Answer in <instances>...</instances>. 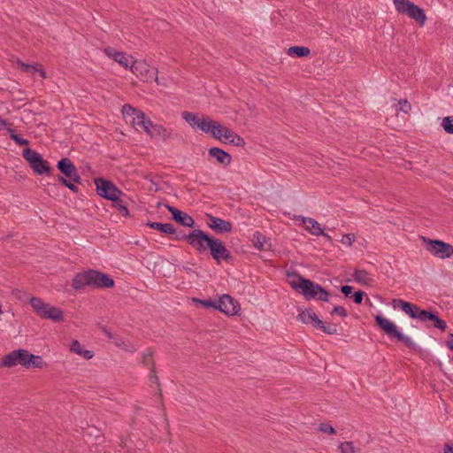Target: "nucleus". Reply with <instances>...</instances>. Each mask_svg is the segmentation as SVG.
Returning a JSON list of instances; mask_svg holds the SVG:
<instances>
[{"instance_id": "obj_39", "label": "nucleus", "mask_w": 453, "mask_h": 453, "mask_svg": "<svg viewBox=\"0 0 453 453\" xmlns=\"http://www.w3.org/2000/svg\"><path fill=\"white\" fill-rule=\"evenodd\" d=\"M397 104L399 108H396V111H401L404 113H408L411 109V104L406 99H400Z\"/></svg>"}, {"instance_id": "obj_18", "label": "nucleus", "mask_w": 453, "mask_h": 453, "mask_svg": "<svg viewBox=\"0 0 453 453\" xmlns=\"http://www.w3.org/2000/svg\"><path fill=\"white\" fill-rule=\"evenodd\" d=\"M208 155L211 158L216 160L217 163L223 167H226L232 161V156L224 150L218 147H211L208 150Z\"/></svg>"}, {"instance_id": "obj_43", "label": "nucleus", "mask_w": 453, "mask_h": 453, "mask_svg": "<svg viewBox=\"0 0 453 453\" xmlns=\"http://www.w3.org/2000/svg\"><path fill=\"white\" fill-rule=\"evenodd\" d=\"M319 430L328 434H334L336 433L335 429L331 425L326 423L319 424Z\"/></svg>"}, {"instance_id": "obj_36", "label": "nucleus", "mask_w": 453, "mask_h": 453, "mask_svg": "<svg viewBox=\"0 0 453 453\" xmlns=\"http://www.w3.org/2000/svg\"><path fill=\"white\" fill-rule=\"evenodd\" d=\"M441 126L446 133L452 134H453V115L443 118Z\"/></svg>"}, {"instance_id": "obj_23", "label": "nucleus", "mask_w": 453, "mask_h": 453, "mask_svg": "<svg viewBox=\"0 0 453 453\" xmlns=\"http://www.w3.org/2000/svg\"><path fill=\"white\" fill-rule=\"evenodd\" d=\"M298 218L302 219V222L305 226V229L311 234L319 236L321 234H323V228L321 227L320 224L314 219L303 216H299Z\"/></svg>"}, {"instance_id": "obj_5", "label": "nucleus", "mask_w": 453, "mask_h": 453, "mask_svg": "<svg viewBox=\"0 0 453 453\" xmlns=\"http://www.w3.org/2000/svg\"><path fill=\"white\" fill-rule=\"evenodd\" d=\"M29 303L35 314L43 319H50L55 322H60L64 319V312L61 309L44 303L39 297H31Z\"/></svg>"}, {"instance_id": "obj_26", "label": "nucleus", "mask_w": 453, "mask_h": 453, "mask_svg": "<svg viewBox=\"0 0 453 453\" xmlns=\"http://www.w3.org/2000/svg\"><path fill=\"white\" fill-rule=\"evenodd\" d=\"M70 349L72 352L83 357L85 359H91L94 357V352L88 349H83L82 346L77 340H73L71 343Z\"/></svg>"}, {"instance_id": "obj_52", "label": "nucleus", "mask_w": 453, "mask_h": 453, "mask_svg": "<svg viewBox=\"0 0 453 453\" xmlns=\"http://www.w3.org/2000/svg\"><path fill=\"white\" fill-rule=\"evenodd\" d=\"M69 180L72 182H74V183H78V184H81V176L79 174L78 172H76L75 173H73V175H71L70 177H68Z\"/></svg>"}, {"instance_id": "obj_4", "label": "nucleus", "mask_w": 453, "mask_h": 453, "mask_svg": "<svg viewBox=\"0 0 453 453\" xmlns=\"http://www.w3.org/2000/svg\"><path fill=\"white\" fill-rule=\"evenodd\" d=\"M374 320L376 326L389 338L403 343L411 350L418 349V345L411 337L404 335L394 322L380 314L374 316Z\"/></svg>"}, {"instance_id": "obj_27", "label": "nucleus", "mask_w": 453, "mask_h": 453, "mask_svg": "<svg viewBox=\"0 0 453 453\" xmlns=\"http://www.w3.org/2000/svg\"><path fill=\"white\" fill-rule=\"evenodd\" d=\"M18 64L20 65L21 66V70L26 72V73H39L40 76L42 78H46V73H45V70L42 67L41 65H29V64H25L21 61H18Z\"/></svg>"}, {"instance_id": "obj_30", "label": "nucleus", "mask_w": 453, "mask_h": 453, "mask_svg": "<svg viewBox=\"0 0 453 453\" xmlns=\"http://www.w3.org/2000/svg\"><path fill=\"white\" fill-rule=\"evenodd\" d=\"M142 363L144 366H147L150 371L156 367L153 359V352L150 349H148L147 352L143 354Z\"/></svg>"}, {"instance_id": "obj_33", "label": "nucleus", "mask_w": 453, "mask_h": 453, "mask_svg": "<svg viewBox=\"0 0 453 453\" xmlns=\"http://www.w3.org/2000/svg\"><path fill=\"white\" fill-rule=\"evenodd\" d=\"M182 118L190 126H192V127L196 126L197 127V124L199 122V119L197 118V116L195 113L190 112V111H183L182 112Z\"/></svg>"}, {"instance_id": "obj_7", "label": "nucleus", "mask_w": 453, "mask_h": 453, "mask_svg": "<svg viewBox=\"0 0 453 453\" xmlns=\"http://www.w3.org/2000/svg\"><path fill=\"white\" fill-rule=\"evenodd\" d=\"M297 319L304 324H311L314 328L323 331L329 335L338 334L336 324H326L319 319L311 309H305L297 315Z\"/></svg>"}, {"instance_id": "obj_21", "label": "nucleus", "mask_w": 453, "mask_h": 453, "mask_svg": "<svg viewBox=\"0 0 453 453\" xmlns=\"http://www.w3.org/2000/svg\"><path fill=\"white\" fill-rule=\"evenodd\" d=\"M57 168L66 178L78 172L74 164L68 157H63L58 161Z\"/></svg>"}, {"instance_id": "obj_22", "label": "nucleus", "mask_w": 453, "mask_h": 453, "mask_svg": "<svg viewBox=\"0 0 453 453\" xmlns=\"http://www.w3.org/2000/svg\"><path fill=\"white\" fill-rule=\"evenodd\" d=\"M433 322V326L441 331H445L447 328V324L444 320L439 318L436 311H427L426 310L424 317L421 322Z\"/></svg>"}, {"instance_id": "obj_54", "label": "nucleus", "mask_w": 453, "mask_h": 453, "mask_svg": "<svg viewBox=\"0 0 453 453\" xmlns=\"http://www.w3.org/2000/svg\"><path fill=\"white\" fill-rule=\"evenodd\" d=\"M67 188H69L73 193H78L79 189L70 180L68 181L67 185L65 186Z\"/></svg>"}, {"instance_id": "obj_51", "label": "nucleus", "mask_w": 453, "mask_h": 453, "mask_svg": "<svg viewBox=\"0 0 453 453\" xmlns=\"http://www.w3.org/2000/svg\"><path fill=\"white\" fill-rule=\"evenodd\" d=\"M353 291V288L351 286H349V285H343L342 286L341 288V292L346 296L348 297Z\"/></svg>"}, {"instance_id": "obj_16", "label": "nucleus", "mask_w": 453, "mask_h": 453, "mask_svg": "<svg viewBox=\"0 0 453 453\" xmlns=\"http://www.w3.org/2000/svg\"><path fill=\"white\" fill-rule=\"evenodd\" d=\"M167 211L172 214V219L178 224L186 227H194L196 223L194 219L188 213L168 204L165 205Z\"/></svg>"}, {"instance_id": "obj_24", "label": "nucleus", "mask_w": 453, "mask_h": 453, "mask_svg": "<svg viewBox=\"0 0 453 453\" xmlns=\"http://www.w3.org/2000/svg\"><path fill=\"white\" fill-rule=\"evenodd\" d=\"M252 242L254 247L259 250H269L271 248L270 238H266L258 231L253 234Z\"/></svg>"}, {"instance_id": "obj_32", "label": "nucleus", "mask_w": 453, "mask_h": 453, "mask_svg": "<svg viewBox=\"0 0 453 453\" xmlns=\"http://www.w3.org/2000/svg\"><path fill=\"white\" fill-rule=\"evenodd\" d=\"M342 453H360V449L354 447L352 441H344L339 445Z\"/></svg>"}, {"instance_id": "obj_58", "label": "nucleus", "mask_w": 453, "mask_h": 453, "mask_svg": "<svg viewBox=\"0 0 453 453\" xmlns=\"http://www.w3.org/2000/svg\"><path fill=\"white\" fill-rule=\"evenodd\" d=\"M320 235L324 236L329 242H332V237L324 231L323 234H321Z\"/></svg>"}, {"instance_id": "obj_60", "label": "nucleus", "mask_w": 453, "mask_h": 453, "mask_svg": "<svg viewBox=\"0 0 453 453\" xmlns=\"http://www.w3.org/2000/svg\"><path fill=\"white\" fill-rule=\"evenodd\" d=\"M3 313L2 305L0 304V314Z\"/></svg>"}, {"instance_id": "obj_8", "label": "nucleus", "mask_w": 453, "mask_h": 453, "mask_svg": "<svg viewBox=\"0 0 453 453\" xmlns=\"http://www.w3.org/2000/svg\"><path fill=\"white\" fill-rule=\"evenodd\" d=\"M22 157L27 161L29 166L37 175H50L52 168L42 156L30 148L22 151Z\"/></svg>"}, {"instance_id": "obj_56", "label": "nucleus", "mask_w": 453, "mask_h": 453, "mask_svg": "<svg viewBox=\"0 0 453 453\" xmlns=\"http://www.w3.org/2000/svg\"><path fill=\"white\" fill-rule=\"evenodd\" d=\"M443 453H453V445L446 443L444 445V452Z\"/></svg>"}, {"instance_id": "obj_28", "label": "nucleus", "mask_w": 453, "mask_h": 453, "mask_svg": "<svg viewBox=\"0 0 453 453\" xmlns=\"http://www.w3.org/2000/svg\"><path fill=\"white\" fill-rule=\"evenodd\" d=\"M287 53L291 57L304 58L310 55L311 50L304 46H291L288 49Z\"/></svg>"}, {"instance_id": "obj_10", "label": "nucleus", "mask_w": 453, "mask_h": 453, "mask_svg": "<svg viewBox=\"0 0 453 453\" xmlns=\"http://www.w3.org/2000/svg\"><path fill=\"white\" fill-rule=\"evenodd\" d=\"M427 242L426 250L434 256L441 258H448L453 255V246L440 240H431L423 237Z\"/></svg>"}, {"instance_id": "obj_2", "label": "nucleus", "mask_w": 453, "mask_h": 453, "mask_svg": "<svg viewBox=\"0 0 453 453\" xmlns=\"http://www.w3.org/2000/svg\"><path fill=\"white\" fill-rule=\"evenodd\" d=\"M289 285L293 289L302 294L306 300H318L328 302L329 293L321 285L312 281L310 279L303 277L299 273L293 271L287 273Z\"/></svg>"}, {"instance_id": "obj_53", "label": "nucleus", "mask_w": 453, "mask_h": 453, "mask_svg": "<svg viewBox=\"0 0 453 453\" xmlns=\"http://www.w3.org/2000/svg\"><path fill=\"white\" fill-rule=\"evenodd\" d=\"M57 180L59 184H61L62 186L65 187L69 181V179L65 177L64 175H58L57 176Z\"/></svg>"}, {"instance_id": "obj_1", "label": "nucleus", "mask_w": 453, "mask_h": 453, "mask_svg": "<svg viewBox=\"0 0 453 453\" xmlns=\"http://www.w3.org/2000/svg\"><path fill=\"white\" fill-rule=\"evenodd\" d=\"M172 237L174 241H186L198 253L203 254L209 250L211 258L219 265L221 261L227 263L233 261L231 252L226 249L225 243L210 234L201 230L194 229L189 234H185L183 230L175 229V234Z\"/></svg>"}, {"instance_id": "obj_34", "label": "nucleus", "mask_w": 453, "mask_h": 453, "mask_svg": "<svg viewBox=\"0 0 453 453\" xmlns=\"http://www.w3.org/2000/svg\"><path fill=\"white\" fill-rule=\"evenodd\" d=\"M367 275L368 273L365 270H356L353 273L355 280L365 285H369L367 281Z\"/></svg>"}, {"instance_id": "obj_29", "label": "nucleus", "mask_w": 453, "mask_h": 453, "mask_svg": "<svg viewBox=\"0 0 453 453\" xmlns=\"http://www.w3.org/2000/svg\"><path fill=\"white\" fill-rule=\"evenodd\" d=\"M217 127H219V122L216 120H211L208 117L199 119L197 124V127L206 134L211 133L212 128H216Z\"/></svg>"}, {"instance_id": "obj_59", "label": "nucleus", "mask_w": 453, "mask_h": 453, "mask_svg": "<svg viewBox=\"0 0 453 453\" xmlns=\"http://www.w3.org/2000/svg\"><path fill=\"white\" fill-rule=\"evenodd\" d=\"M184 270H185V271H187V272H189V271H190V268L184 267Z\"/></svg>"}, {"instance_id": "obj_6", "label": "nucleus", "mask_w": 453, "mask_h": 453, "mask_svg": "<svg viewBox=\"0 0 453 453\" xmlns=\"http://www.w3.org/2000/svg\"><path fill=\"white\" fill-rule=\"evenodd\" d=\"M396 12L400 14H405L414 19L419 27H424L426 22L425 11L418 5L410 0H393Z\"/></svg>"}, {"instance_id": "obj_35", "label": "nucleus", "mask_w": 453, "mask_h": 453, "mask_svg": "<svg viewBox=\"0 0 453 453\" xmlns=\"http://www.w3.org/2000/svg\"><path fill=\"white\" fill-rule=\"evenodd\" d=\"M192 301L196 303H199L201 304L203 307L206 308V309H214L216 310L217 309V300H211V299H208V300H202V299H198V298H192Z\"/></svg>"}, {"instance_id": "obj_20", "label": "nucleus", "mask_w": 453, "mask_h": 453, "mask_svg": "<svg viewBox=\"0 0 453 453\" xmlns=\"http://www.w3.org/2000/svg\"><path fill=\"white\" fill-rule=\"evenodd\" d=\"M105 54L111 57L114 61L118 62L121 66L125 68L129 67V56L122 51H118L111 47H108L104 50Z\"/></svg>"}, {"instance_id": "obj_40", "label": "nucleus", "mask_w": 453, "mask_h": 453, "mask_svg": "<svg viewBox=\"0 0 453 453\" xmlns=\"http://www.w3.org/2000/svg\"><path fill=\"white\" fill-rule=\"evenodd\" d=\"M226 127H222L219 123V127H217L216 128H212V131H211L210 134L212 135L213 138L221 141V138L223 136V130H226Z\"/></svg>"}, {"instance_id": "obj_19", "label": "nucleus", "mask_w": 453, "mask_h": 453, "mask_svg": "<svg viewBox=\"0 0 453 453\" xmlns=\"http://www.w3.org/2000/svg\"><path fill=\"white\" fill-rule=\"evenodd\" d=\"M47 366V364L43 361L41 356L34 355L26 349L25 359L23 367L27 369L39 368L42 369Z\"/></svg>"}, {"instance_id": "obj_11", "label": "nucleus", "mask_w": 453, "mask_h": 453, "mask_svg": "<svg viewBox=\"0 0 453 453\" xmlns=\"http://www.w3.org/2000/svg\"><path fill=\"white\" fill-rule=\"evenodd\" d=\"M130 70L141 80L144 81H157V69L150 68V66L144 60L133 61Z\"/></svg>"}, {"instance_id": "obj_57", "label": "nucleus", "mask_w": 453, "mask_h": 453, "mask_svg": "<svg viewBox=\"0 0 453 453\" xmlns=\"http://www.w3.org/2000/svg\"><path fill=\"white\" fill-rule=\"evenodd\" d=\"M8 125V122L5 119H0V130L5 128Z\"/></svg>"}, {"instance_id": "obj_48", "label": "nucleus", "mask_w": 453, "mask_h": 453, "mask_svg": "<svg viewBox=\"0 0 453 453\" xmlns=\"http://www.w3.org/2000/svg\"><path fill=\"white\" fill-rule=\"evenodd\" d=\"M146 225L150 228H152V229H155V230H157V231H160L161 233H163L165 223L149 221Z\"/></svg>"}, {"instance_id": "obj_50", "label": "nucleus", "mask_w": 453, "mask_h": 453, "mask_svg": "<svg viewBox=\"0 0 453 453\" xmlns=\"http://www.w3.org/2000/svg\"><path fill=\"white\" fill-rule=\"evenodd\" d=\"M175 227L171 223H165L163 233L165 234H175Z\"/></svg>"}, {"instance_id": "obj_49", "label": "nucleus", "mask_w": 453, "mask_h": 453, "mask_svg": "<svg viewBox=\"0 0 453 453\" xmlns=\"http://www.w3.org/2000/svg\"><path fill=\"white\" fill-rule=\"evenodd\" d=\"M234 134L235 133L232 129H230L228 127H226V130H223V136L222 137H224L225 140H226L224 142L225 143H230V141L233 138V136L234 135Z\"/></svg>"}, {"instance_id": "obj_46", "label": "nucleus", "mask_w": 453, "mask_h": 453, "mask_svg": "<svg viewBox=\"0 0 453 453\" xmlns=\"http://www.w3.org/2000/svg\"><path fill=\"white\" fill-rule=\"evenodd\" d=\"M355 235L353 234H347L342 235L341 242L348 246H351L355 242Z\"/></svg>"}, {"instance_id": "obj_3", "label": "nucleus", "mask_w": 453, "mask_h": 453, "mask_svg": "<svg viewBox=\"0 0 453 453\" xmlns=\"http://www.w3.org/2000/svg\"><path fill=\"white\" fill-rule=\"evenodd\" d=\"M114 285V280L110 275L96 270L78 273L72 280V287L74 289L87 286L92 288H111Z\"/></svg>"}, {"instance_id": "obj_44", "label": "nucleus", "mask_w": 453, "mask_h": 453, "mask_svg": "<svg viewBox=\"0 0 453 453\" xmlns=\"http://www.w3.org/2000/svg\"><path fill=\"white\" fill-rule=\"evenodd\" d=\"M142 123V128L149 134L150 132L152 126H155V123H153L150 119H147L144 116V119L141 120Z\"/></svg>"}, {"instance_id": "obj_31", "label": "nucleus", "mask_w": 453, "mask_h": 453, "mask_svg": "<svg viewBox=\"0 0 453 453\" xmlns=\"http://www.w3.org/2000/svg\"><path fill=\"white\" fill-rule=\"evenodd\" d=\"M112 206L115 207L121 215H129V211L127 207L124 204L121 196H116L115 202H112Z\"/></svg>"}, {"instance_id": "obj_13", "label": "nucleus", "mask_w": 453, "mask_h": 453, "mask_svg": "<svg viewBox=\"0 0 453 453\" xmlns=\"http://www.w3.org/2000/svg\"><path fill=\"white\" fill-rule=\"evenodd\" d=\"M217 309L227 316L237 314L240 311V304L229 295H223L217 300Z\"/></svg>"}, {"instance_id": "obj_38", "label": "nucleus", "mask_w": 453, "mask_h": 453, "mask_svg": "<svg viewBox=\"0 0 453 453\" xmlns=\"http://www.w3.org/2000/svg\"><path fill=\"white\" fill-rule=\"evenodd\" d=\"M150 381L157 385L158 395L160 398H162V389L160 388L159 380L157 375L156 367L150 370Z\"/></svg>"}, {"instance_id": "obj_37", "label": "nucleus", "mask_w": 453, "mask_h": 453, "mask_svg": "<svg viewBox=\"0 0 453 453\" xmlns=\"http://www.w3.org/2000/svg\"><path fill=\"white\" fill-rule=\"evenodd\" d=\"M8 131L11 133L10 137L11 139L19 146L22 145H27L29 143L28 140L19 136V134H15L12 129H8Z\"/></svg>"}, {"instance_id": "obj_17", "label": "nucleus", "mask_w": 453, "mask_h": 453, "mask_svg": "<svg viewBox=\"0 0 453 453\" xmlns=\"http://www.w3.org/2000/svg\"><path fill=\"white\" fill-rule=\"evenodd\" d=\"M208 219L209 227L217 234H226L232 230V224L229 221L212 215H208Z\"/></svg>"}, {"instance_id": "obj_15", "label": "nucleus", "mask_w": 453, "mask_h": 453, "mask_svg": "<svg viewBox=\"0 0 453 453\" xmlns=\"http://www.w3.org/2000/svg\"><path fill=\"white\" fill-rule=\"evenodd\" d=\"M26 349H19L11 351L3 357L2 361L0 362V367H7L12 368L16 366L17 365H20L23 366L24 359H25Z\"/></svg>"}, {"instance_id": "obj_9", "label": "nucleus", "mask_w": 453, "mask_h": 453, "mask_svg": "<svg viewBox=\"0 0 453 453\" xmlns=\"http://www.w3.org/2000/svg\"><path fill=\"white\" fill-rule=\"evenodd\" d=\"M96 190L99 196L115 202L116 196H122L125 194L111 180L104 178H96L95 180Z\"/></svg>"}, {"instance_id": "obj_25", "label": "nucleus", "mask_w": 453, "mask_h": 453, "mask_svg": "<svg viewBox=\"0 0 453 453\" xmlns=\"http://www.w3.org/2000/svg\"><path fill=\"white\" fill-rule=\"evenodd\" d=\"M149 135L152 138L162 137L165 141L173 136V132L160 124H155V126H152Z\"/></svg>"}, {"instance_id": "obj_14", "label": "nucleus", "mask_w": 453, "mask_h": 453, "mask_svg": "<svg viewBox=\"0 0 453 453\" xmlns=\"http://www.w3.org/2000/svg\"><path fill=\"white\" fill-rule=\"evenodd\" d=\"M122 113L127 122L129 121L135 129L142 128L141 120L144 119L145 115L142 111L134 108L130 104H125L122 107Z\"/></svg>"}, {"instance_id": "obj_47", "label": "nucleus", "mask_w": 453, "mask_h": 453, "mask_svg": "<svg viewBox=\"0 0 453 453\" xmlns=\"http://www.w3.org/2000/svg\"><path fill=\"white\" fill-rule=\"evenodd\" d=\"M365 296V293L364 291H362V290L356 291L352 296L354 303H356L357 304H361L364 300Z\"/></svg>"}, {"instance_id": "obj_41", "label": "nucleus", "mask_w": 453, "mask_h": 453, "mask_svg": "<svg viewBox=\"0 0 453 453\" xmlns=\"http://www.w3.org/2000/svg\"><path fill=\"white\" fill-rule=\"evenodd\" d=\"M116 345L119 348H121V349H125L126 351L134 352L135 350L134 347L131 343L126 342L122 339L118 340L116 342Z\"/></svg>"}, {"instance_id": "obj_45", "label": "nucleus", "mask_w": 453, "mask_h": 453, "mask_svg": "<svg viewBox=\"0 0 453 453\" xmlns=\"http://www.w3.org/2000/svg\"><path fill=\"white\" fill-rule=\"evenodd\" d=\"M340 315L342 318L347 317L348 313L344 307L342 306H334L331 311V315Z\"/></svg>"}, {"instance_id": "obj_42", "label": "nucleus", "mask_w": 453, "mask_h": 453, "mask_svg": "<svg viewBox=\"0 0 453 453\" xmlns=\"http://www.w3.org/2000/svg\"><path fill=\"white\" fill-rule=\"evenodd\" d=\"M229 144H232L236 147H244L245 141L242 136H240L239 134H237L235 133L234 135L233 136V138L231 139Z\"/></svg>"}, {"instance_id": "obj_55", "label": "nucleus", "mask_w": 453, "mask_h": 453, "mask_svg": "<svg viewBox=\"0 0 453 453\" xmlns=\"http://www.w3.org/2000/svg\"><path fill=\"white\" fill-rule=\"evenodd\" d=\"M446 345L450 350H453V334H449V340L447 341Z\"/></svg>"}, {"instance_id": "obj_12", "label": "nucleus", "mask_w": 453, "mask_h": 453, "mask_svg": "<svg viewBox=\"0 0 453 453\" xmlns=\"http://www.w3.org/2000/svg\"><path fill=\"white\" fill-rule=\"evenodd\" d=\"M391 304L395 309H401L411 319L422 321L426 310L420 309L417 304L402 299H393Z\"/></svg>"}]
</instances>
